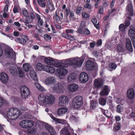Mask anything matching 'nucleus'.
Wrapping results in <instances>:
<instances>
[{
    "label": "nucleus",
    "instance_id": "f257e3e1",
    "mask_svg": "<svg viewBox=\"0 0 135 135\" xmlns=\"http://www.w3.org/2000/svg\"><path fill=\"white\" fill-rule=\"evenodd\" d=\"M55 99L54 96L50 94H48L45 96L43 94L41 93L38 96L39 101L46 105L52 104Z\"/></svg>",
    "mask_w": 135,
    "mask_h": 135
},
{
    "label": "nucleus",
    "instance_id": "f03ea898",
    "mask_svg": "<svg viewBox=\"0 0 135 135\" xmlns=\"http://www.w3.org/2000/svg\"><path fill=\"white\" fill-rule=\"evenodd\" d=\"M84 61L82 58L77 57L66 60L65 63L66 64L73 65L76 67H78L81 66Z\"/></svg>",
    "mask_w": 135,
    "mask_h": 135
},
{
    "label": "nucleus",
    "instance_id": "7ed1b4c3",
    "mask_svg": "<svg viewBox=\"0 0 135 135\" xmlns=\"http://www.w3.org/2000/svg\"><path fill=\"white\" fill-rule=\"evenodd\" d=\"M83 103V98L80 96H78L75 97L72 102L73 106L76 108L80 107Z\"/></svg>",
    "mask_w": 135,
    "mask_h": 135
},
{
    "label": "nucleus",
    "instance_id": "20e7f679",
    "mask_svg": "<svg viewBox=\"0 0 135 135\" xmlns=\"http://www.w3.org/2000/svg\"><path fill=\"white\" fill-rule=\"evenodd\" d=\"M20 90L21 96L23 99H26L30 96V90L26 86H21Z\"/></svg>",
    "mask_w": 135,
    "mask_h": 135
},
{
    "label": "nucleus",
    "instance_id": "39448f33",
    "mask_svg": "<svg viewBox=\"0 0 135 135\" xmlns=\"http://www.w3.org/2000/svg\"><path fill=\"white\" fill-rule=\"evenodd\" d=\"M52 91L57 93H62L63 91V86L61 83H58L55 84L51 88Z\"/></svg>",
    "mask_w": 135,
    "mask_h": 135
},
{
    "label": "nucleus",
    "instance_id": "423d86ee",
    "mask_svg": "<svg viewBox=\"0 0 135 135\" xmlns=\"http://www.w3.org/2000/svg\"><path fill=\"white\" fill-rule=\"evenodd\" d=\"M128 34L130 36L131 39L133 42V45L135 48V27L133 26H131L129 30Z\"/></svg>",
    "mask_w": 135,
    "mask_h": 135
},
{
    "label": "nucleus",
    "instance_id": "0eeeda50",
    "mask_svg": "<svg viewBox=\"0 0 135 135\" xmlns=\"http://www.w3.org/2000/svg\"><path fill=\"white\" fill-rule=\"evenodd\" d=\"M68 102L69 99L67 96L62 95L59 97L58 102L59 105L63 106L68 104Z\"/></svg>",
    "mask_w": 135,
    "mask_h": 135
},
{
    "label": "nucleus",
    "instance_id": "6e6552de",
    "mask_svg": "<svg viewBox=\"0 0 135 135\" xmlns=\"http://www.w3.org/2000/svg\"><path fill=\"white\" fill-rule=\"evenodd\" d=\"M45 84L49 86L51 85L54 84L56 81V78L54 76H50L47 77L45 80Z\"/></svg>",
    "mask_w": 135,
    "mask_h": 135
},
{
    "label": "nucleus",
    "instance_id": "1a4fd4ad",
    "mask_svg": "<svg viewBox=\"0 0 135 135\" xmlns=\"http://www.w3.org/2000/svg\"><path fill=\"white\" fill-rule=\"evenodd\" d=\"M88 75L85 72H82L80 75L79 76V79L81 83H85L88 80Z\"/></svg>",
    "mask_w": 135,
    "mask_h": 135
},
{
    "label": "nucleus",
    "instance_id": "9d476101",
    "mask_svg": "<svg viewBox=\"0 0 135 135\" xmlns=\"http://www.w3.org/2000/svg\"><path fill=\"white\" fill-rule=\"evenodd\" d=\"M56 72L59 78L61 79H62V76H65L68 73V71L66 69L61 68L57 69Z\"/></svg>",
    "mask_w": 135,
    "mask_h": 135
},
{
    "label": "nucleus",
    "instance_id": "9b49d317",
    "mask_svg": "<svg viewBox=\"0 0 135 135\" xmlns=\"http://www.w3.org/2000/svg\"><path fill=\"white\" fill-rule=\"evenodd\" d=\"M78 88V85L74 84H69L67 86L68 90L72 92H74L76 91Z\"/></svg>",
    "mask_w": 135,
    "mask_h": 135
},
{
    "label": "nucleus",
    "instance_id": "f8f14e48",
    "mask_svg": "<svg viewBox=\"0 0 135 135\" xmlns=\"http://www.w3.org/2000/svg\"><path fill=\"white\" fill-rule=\"evenodd\" d=\"M8 75L4 72L0 73V80L3 83H6L8 81Z\"/></svg>",
    "mask_w": 135,
    "mask_h": 135
},
{
    "label": "nucleus",
    "instance_id": "ddd939ff",
    "mask_svg": "<svg viewBox=\"0 0 135 135\" xmlns=\"http://www.w3.org/2000/svg\"><path fill=\"white\" fill-rule=\"evenodd\" d=\"M110 91V90L107 85L104 86L102 89L100 93V94L102 96H104L107 95L109 92Z\"/></svg>",
    "mask_w": 135,
    "mask_h": 135
},
{
    "label": "nucleus",
    "instance_id": "4468645a",
    "mask_svg": "<svg viewBox=\"0 0 135 135\" xmlns=\"http://www.w3.org/2000/svg\"><path fill=\"white\" fill-rule=\"evenodd\" d=\"M135 95L134 90L133 88H131L127 90V96L128 98L132 99L134 97Z\"/></svg>",
    "mask_w": 135,
    "mask_h": 135
},
{
    "label": "nucleus",
    "instance_id": "2eb2a0df",
    "mask_svg": "<svg viewBox=\"0 0 135 135\" xmlns=\"http://www.w3.org/2000/svg\"><path fill=\"white\" fill-rule=\"evenodd\" d=\"M45 127L46 130L50 133L51 135H54L56 133L53 128L48 124L45 123Z\"/></svg>",
    "mask_w": 135,
    "mask_h": 135
},
{
    "label": "nucleus",
    "instance_id": "dca6fc26",
    "mask_svg": "<svg viewBox=\"0 0 135 135\" xmlns=\"http://www.w3.org/2000/svg\"><path fill=\"white\" fill-rule=\"evenodd\" d=\"M14 108H10L7 111L6 115L5 114H3V115L5 118H11L14 115Z\"/></svg>",
    "mask_w": 135,
    "mask_h": 135
},
{
    "label": "nucleus",
    "instance_id": "f3484780",
    "mask_svg": "<svg viewBox=\"0 0 135 135\" xmlns=\"http://www.w3.org/2000/svg\"><path fill=\"white\" fill-rule=\"evenodd\" d=\"M44 70L48 73H49L50 74H53L55 72V68L52 66H44Z\"/></svg>",
    "mask_w": 135,
    "mask_h": 135
},
{
    "label": "nucleus",
    "instance_id": "a211bd4d",
    "mask_svg": "<svg viewBox=\"0 0 135 135\" xmlns=\"http://www.w3.org/2000/svg\"><path fill=\"white\" fill-rule=\"evenodd\" d=\"M103 85V82L102 79L98 78L94 80V85L95 87L99 88L101 87Z\"/></svg>",
    "mask_w": 135,
    "mask_h": 135
},
{
    "label": "nucleus",
    "instance_id": "6ab92c4d",
    "mask_svg": "<svg viewBox=\"0 0 135 135\" xmlns=\"http://www.w3.org/2000/svg\"><path fill=\"white\" fill-rule=\"evenodd\" d=\"M86 68L88 70H92L95 66L93 61L88 60L86 62Z\"/></svg>",
    "mask_w": 135,
    "mask_h": 135
},
{
    "label": "nucleus",
    "instance_id": "aec40b11",
    "mask_svg": "<svg viewBox=\"0 0 135 135\" xmlns=\"http://www.w3.org/2000/svg\"><path fill=\"white\" fill-rule=\"evenodd\" d=\"M54 63V64L52 65L56 68H61L63 67L66 68L67 66V65H65L64 63L58 62L57 60H55Z\"/></svg>",
    "mask_w": 135,
    "mask_h": 135
},
{
    "label": "nucleus",
    "instance_id": "412c9836",
    "mask_svg": "<svg viewBox=\"0 0 135 135\" xmlns=\"http://www.w3.org/2000/svg\"><path fill=\"white\" fill-rule=\"evenodd\" d=\"M126 46L128 50L130 51H133V48L131 41L129 38H127L126 40Z\"/></svg>",
    "mask_w": 135,
    "mask_h": 135
},
{
    "label": "nucleus",
    "instance_id": "4be33fe9",
    "mask_svg": "<svg viewBox=\"0 0 135 135\" xmlns=\"http://www.w3.org/2000/svg\"><path fill=\"white\" fill-rule=\"evenodd\" d=\"M76 75L74 73L70 74L68 77V81L69 82H73L76 79Z\"/></svg>",
    "mask_w": 135,
    "mask_h": 135
},
{
    "label": "nucleus",
    "instance_id": "5701e85b",
    "mask_svg": "<svg viewBox=\"0 0 135 135\" xmlns=\"http://www.w3.org/2000/svg\"><path fill=\"white\" fill-rule=\"evenodd\" d=\"M44 60L45 63L47 65H52L54 64L55 59L50 57H47L45 58Z\"/></svg>",
    "mask_w": 135,
    "mask_h": 135
},
{
    "label": "nucleus",
    "instance_id": "b1692460",
    "mask_svg": "<svg viewBox=\"0 0 135 135\" xmlns=\"http://www.w3.org/2000/svg\"><path fill=\"white\" fill-rule=\"evenodd\" d=\"M127 14L129 16H132L133 14V9L132 5L129 4L127 6L126 10Z\"/></svg>",
    "mask_w": 135,
    "mask_h": 135
},
{
    "label": "nucleus",
    "instance_id": "393cba45",
    "mask_svg": "<svg viewBox=\"0 0 135 135\" xmlns=\"http://www.w3.org/2000/svg\"><path fill=\"white\" fill-rule=\"evenodd\" d=\"M68 110L66 108H62L59 109L57 110L58 114L59 115H61L67 112Z\"/></svg>",
    "mask_w": 135,
    "mask_h": 135
},
{
    "label": "nucleus",
    "instance_id": "a878e982",
    "mask_svg": "<svg viewBox=\"0 0 135 135\" xmlns=\"http://www.w3.org/2000/svg\"><path fill=\"white\" fill-rule=\"evenodd\" d=\"M18 67L16 68L15 67L12 66L10 68L9 72L12 75H16L18 74V70L17 69Z\"/></svg>",
    "mask_w": 135,
    "mask_h": 135
},
{
    "label": "nucleus",
    "instance_id": "bb28decb",
    "mask_svg": "<svg viewBox=\"0 0 135 135\" xmlns=\"http://www.w3.org/2000/svg\"><path fill=\"white\" fill-rule=\"evenodd\" d=\"M14 115L16 118L20 117L22 114L20 110L17 108H14Z\"/></svg>",
    "mask_w": 135,
    "mask_h": 135
},
{
    "label": "nucleus",
    "instance_id": "cd10ccee",
    "mask_svg": "<svg viewBox=\"0 0 135 135\" xmlns=\"http://www.w3.org/2000/svg\"><path fill=\"white\" fill-rule=\"evenodd\" d=\"M62 36L63 37L65 38H66L71 40L73 41L75 39L74 36L65 33H62Z\"/></svg>",
    "mask_w": 135,
    "mask_h": 135
},
{
    "label": "nucleus",
    "instance_id": "c85d7f7f",
    "mask_svg": "<svg viewBox=\"0 0 135 135\" xmlns=\"http://www.w3.org/2000/svg\"><path fill=\"white\" fill-rule=\"evenodd\" d=\"M85 27V23L84 21H82L81 23L78 30V32L80 33H82L83 32L84 28Z\"/></svg>",
    "mask_w": 135,
    "mask_h": 135
},
{
    "label": "nucleus",
    "instance_id": "c756f323",
    "mask_svg": "<svg viewBox=\"0 0 135 135\" xmlns=\"http://www.w3.org/2000/svg\"><path fill=\"white\" fill-rule=\"evenodd\" d=\"M60 132L61 135H71L68 129L66 128L61 130Z\"/></svg>",
    "mask_w": 135,
    "mask_h": 135
},
{
    "label": "nucleus",
    "instance_id": "7c9ffc66",
    "mask_svg": "<svg viewBox=\"0 0 135 135\" xmlns=\"http://www.w3.org/2000/svg\"><path fill=\"white\" fill-rule=\"evenodd\" d=\"M30 75L32 78L34 80L36 81H37L38 80L37 75L34 70H31L30 71Z\"/></svg>",
    "mask_w": 135,
    "mask_h": 135
},
{
    "label": "nucleus",
    "instance_id": "2f4dec72",
    "mask_svg": "<svg viewBox=\"0 0 135 135\" xmlns=\"http://www.w3.org/2000/svg\"><path fill=\"white\" fill-rule=\"evenodd\" d=\"M31 68V66L29 64L25 63L23 65V69L25 71H29Z\"/></svg>",
    "mask_w": 135,
    "mask_h": 135
},
{
    "label": "nucleus",
    "instance_id": "473e14b6",
    "mask_svg": "<svg viewBox=\"0 0 135 135\" xmlns=\"http://www.w3.org/2000/svg\"><path fill=\"white\" fill-rule=\"evenodd\" d=\"M15 41L18 43H19L22 44H24L26 43V40L24 38H17Z\"/></svg>",
    "mask_w": 135,
    "mask_h": 135
},
{
    "label": "nucleus",
    "instance_id": "72a5a7b5",
    "mask_svg": "<svg viewBox=\"0 0 135 135\" xmlns=\"http://www.w3.org/2000/svg\"><path fill=\"white\" fill-rule=\"evenodd\" d=\"M90 108L91 110H94L97 105V102L94 100H91L90 103Z\"/></svg>",
    "mask_w": 135,
    "mask_h": 135
},
{
    "label": "nucleus",
    "instance_id": "f704fd0d",
    "mask_svg": "<svg viewBox=\"0 0 135 135\" xmlns=\"http://www.w3.org/2000/svg\"><path fill=\"white\" fill-rule=\"evenodd\" d=\"M27 123V121H26V120H24L20 122V125L23 128H28Z\"/></svg>",
    "mask_w": 135,
    "mask_h": 135
},
{
    "label": "nucleus",
    "instance_id": "c9c22d12",
    "mask_svg": "<svg viewBox=\"0 0 135 135\" xmlns=\"http://www.w3.org/2000/svg\"><path fill=\"white\" fill-rule=\"evenodd\" d=\"M57 123H61L64 125L66 124L67 122L65 120L59 119H53Z\"/></svg>",
    "mask_w": 135,
    "mask_h": 135
},
{
    "label": "nucleus",
    "instance_id": "e433bc0d",
    "mask_svg": "<svg viewBox=\"0 0 135 135\" xmlns=\"http://www.w3.org/2000/svg\"><path fill=\"white\" fill-rule=\"evenodd\" d=\"M35 85L37 88L40 91H45V89L39 84L37 83H35Z\"/></svg>",
    "mask_w": 135,
    "mask_h": 135
},
{
    "label": "nucleus",
    "instance_id": "4c0bfd02",
    "mask_svg": "<svg viewBox=\"0 0 135 135\" xmlns=\"http://www.w3.org/2000/svg\"><path fill=\"white\" fill-rule=\"evenodd\" d=\"M45 0H38V3L39 6L42 7L44 8L45 7L46 3Z\"/></svg>",
    "mask_w": 135,
    "mask_h": 135
},
{
    "label": "nucleus",
    "instance_id": "58836bf2",
    "mask_svg": "<svg viewBox=\"0 0 135 135\" xmlns=\"http://www.w3.org/2000/svg\"><path fill=\"white\" fill-rule=\"evenodd\" d=\"M91 21L94 24V26L97 29H98L99 27V23L98 22L97 24V21L96 18H94L92 19Z\"/></svg>",
    "mask_w": 135,
    "mask_h": 135
},
{
    "label": "nucleus",
    "instance_id": "ea45409f",
    "mask_svg": "<svg viewBox=\"0 0 135 135\" xmlns=\"http://www.w3.org/2000/svg\"><path fill=\"white\" fill-rule=\"evenodd\" d=\"M124 51L123 46L122 45H118L117 47V51L119 52H123Z\"/></svg>",
    "mask_w": 135,
    "mask_h": 135
},
{
    "label": "nucleus",
    "instance_id": "a19ab883",
    "mask_svg": "<svg viewBox=\"0 0 135 135\" xmlns=\"http://www.w3.org/2000/svg\"><path fill=\"white\" fill-rule=\"evenodd\" d=\"M99 104L102 105H104L106 103V100L102 98H101L99 99Z\"/></svg>",
    "mask_w": 135,
    "mask_h": 135
},
{
    "label": "nucleus",
    "instance_id": "79ce46f5",
    "mask_svg": "<svg viewBox=\"0 0 135 135\" xmlns=\"http://www.w3.org/2000/svg\"><path fill=\"white\" fill-rule=\"evenodd\" d=\"M44 67L43 65L40 63H38L36 65V68L39 70H44Z\"/></svg>",
    "mask_w": 135,
    "mask_h": 135
},
{
    "label": "nucleus",
    "instance_id": "37998d69",
    "mask_svg": "<svg viewBox=\"0 0 135 135\" xmlns=\"http://www.w3.org/2000/svg\"><path fill=\"white\" fill-rule=\"evenodd\" d=\"M17 69L18 70V76L20 77H23L24 76L25 74L21 69L19 68L18 67Z\"/></svg>",
    "mask_w": 135,
    "mask_h": 135
},
{
    "label": "nucleus",
    "instance_id": "c03bdc74",
    "mask_svg": "<svg viewBox=\"0 0 135 135\" xmlns=\"http://www.w3.org/2000/svg\"><path fill=\"white\" fill-rule=\"evenodd\" d=\"M117 111L118 113H120L123 111V107L122 105H118L117 107Z\"/></svg>",
    "mask_w": 135,
    "mask_h": 135
},
{
    "label": "nucleus",
    "instance_id": "a18cd8bd",
    "mask_svg": "<svg viewBox=\"0 0 135 135\" xmlns=\"http://www.w3.org/2000/svg\"><path fill=\"white\" fill-rule=\"evenodd\" d=\"M109 67L110 69L115 70L117 67V65L114 63L111 62L109 64Z\"/></svg>",
    "mask_w": 135,
    "mask_h": 135
},
{
    "label": "nucleus",
    "instance_id": "49530a36",
    "mask_svg": "<svg viewBox=\"0 0 135 135\" xmlns=\"http://www.w3.org/2000/svg\"><path fill=\"white\" fill-rule=\"evenodd\" d=\"M119 30L123 32H125V26L123 24H121L119 26Z\"/></svg>",
    "mask_w": 135,
    "mask_h": 135
},
{
    "label": "nucleus",
    "instance_id": "de8ad7c7",
    "mask_svg": "<svg viewBox=\"0 0 135 135\" xmlns=\"http://www.w3.org/2000/svg\"><path fill=\"white\" fill-rule=\"evenodd\" d=\"M27 121L28 128H29L32 127L33 125V122L32 121L30 120H26Z\"/></svg>",
    "mask_w": 135,
    "mask_h": 135
},
{
    "label": "nucleus",
    "instance_id": "09e8293b",
    "mask_svg": "<svg viewBox=\"0 0 135 135\" xmlns=\"http://www.w3.org/2000/svg\"><path fill=\"white\" fill-rule=\"evenodd\" d=\"M7 54L9 56V57H12L13 56L15 55V52L11 50L9 51L7 53Z\"/></svg>",
    "mask_w": 135,
    "mask_h": 135
},
{
    "label": "nucleus",
    "instance_id": "8fccbe9b",
    "mask_svg": "<svg viewBox=\"0 0 135 135\" xmlns=\"http://www.w3.org/2000/svg\"><path fill=\"white\" fill-rule=\"evenodd\" d=\"M48 7L49 10H50L51 11H53L54 9V6L53 4L50 3L48 4Z\"/></svg>",
    "mask_w": 135,
    "mask_h": 135
},
{
    "label": "nucleus",
    "instance_id": "3c124183",
    "mask_svg": "<svg viewBox=\"0 0 135 135\" xmlns=\"http://www.w3.org/2000/svg\"><path fill=\"white\" fill-rule=\"evenodd\" d=\"M96 43L94 41H93V42L90 43V47H88V49H90V47H91L92 49H93Z\"/></svg>",
    "mask_w": 135,
    "mask_h": 135
},
{
    "label": "nucleus",
    "instance_id": "603ef678",
    "mask_svg": "<svg viewBox=\"0 0 135 135\" xmlns=\"http://www.w3.org/2000/svg\"><path fill=\"white\" fill-rule=\"evenodd\" d=\"M120 128V124L119 123H118L114 127V129L115 131H118L119 129Z\"/></svg>",
    "mask_w": 135,
    "mask_h": 135
},
{
    "label": "nucleus",
    "instance_id": "864d4df0",
    "mask_svg": "<svg viewBox=\"0 0 135 135\" xmlns=\"http://www.w3.org/2000/svg\"><path fill=\"white\" fill-rule=\"evenodd\" d=\"M82 9V8L81 7H79L76 8V14H79L80 13V11Z\"/></svg>",
    "mask_w": 135,
    "mask_h": 135
},
{
    "label": "nucleus",
    "instance_id": "5fc2aeb1",
    "mask_svg": "<svg viewBox=\"0 0 135 135\" xmlns=\"http://www.w3.org/2000/svg\"><path fill=\"white\" fill-rule=\"evenodd\" d=\"M44 22L42 19L38 20V26L39 27H41L43 25Z\"/></svg>",
    "mask_w": 135,
    "mask_h": 135
},
{
    "label": "nucleus",
    "instance_id": "6e6d98bb",
    "mask_svg": "<svg viewBox=\"0 0 135 135\" xmlns=\"http://www.w3.org/2000/svg\"><path fill=\"white\" fill-rule=\"evenodd\" d=\"M44 38L46 40H50L51 39V37L49 35L46 34L44 36Z\"/></svg>",
    "mask_w": 135,
    "mask_h": 135
},
{
    "label": "nucleus",
    "instance_id": "4d7b16f0",
    "mask_svg": "<svg viewBox=\"0 0 135 135\" xmlns=\"http://www.w3.org/2000/svg\"><path fill=\"white\" fill-rule=\"evenodd\" d=\"M82 16L83 17L85 18H88L89 17V15L87 13L85 12H83V13Z\"/></svg>",
    "mask_w": 135,
    "mask_h": 135
},
{
    "label": "nucleus",
    "instance_id": "13d9d810",
    "mask_svg": "<svg viewBox=\"0 0 135 135\" xmlns=\"http://www.w3.org/2000/svg\"><path fill=\"white\" fill-rule=\"evenodd\" d=\"M22 13L23 15L25 17H27L28 15V11L26 9L23 10Z\"/></svg>",
    "mask_w": 135,
    "mask_h": 135
},
{
    "label": "nucleus",
    "instance_id": "bf43d9fd",
    "mask_svg": "<svg viewBox=\"0 0 135 135\" xmlns=\"http://www.w3.org/2000/svg\"><path fill=\"white\" fill-rule=\"evenodd\" d=\"M26 19L27 20V22H28V24L30 23H31L32 21V19L29 16H27L26 17Z\"/></svg>",
    "mask_w": 135,
    "mask_h": 135
},
{
    "label": "nucleus",
    "instance_id": "052dcab7",
    "mask_svg": "<svg viewBox=\"0 0 135 135\" xmlns=\"http://www.w3.org/2000/svg\"><path fill=\"white\" fill-rule=\"evenodd\" d=\"M102 40L101 39H99L97 41L96 44L97 46H98L101 45L102 44Z\"/></svg>",
    "mask_w": 135,
    "mask_h": 135
},
{
    "label": "nucleus",
    "instance_id": "680f3d73",
    "mask_svg": "<svg viewBox=\"0 0 135 135\" xmlns=\"http://www.w3.org/2000/svg\"><path fill=\"white\" fill-rule=\"evenodd\" d=\"M116 11V9L115 8H113L109 10L108 12V14L110 15L113 13L114 11Z\"/></svg>",
    "mask_w": 135,
    "mask_h": 135
},
{
    "label": "nucleus",
    "instance_id": "e2e57ef3",
    "mask_svg": "<svg viewBox=\"0 0 135 135\" xmlns=\"http://www.w3.org/2000/svg\"><path fill=\"white\" fill-rule=\"evenodd\" d=\"M84 7L85 8L90 9L91 8V6L89 4H86L84 5Z\"/></svg>",
    "mask_w": 135,
    "mask_h": 135
},
{
    "label": "nucleus",
    "instance_id": "0e129e2a",
    "mask_svg": "<svg viewBox=\"0 0 135 135\" xmlns=\"http://www.w3.org/2000/svg\"><path fill=\"white\" fill-rule=\"evenodd\" d=\"M92 54L95 57H97L99 54L98 52L96 51H94L92 52Z\"/></svg>",
    "mask_w": 135,
    "mask_h": 135
},
{
    "label": "nucleus",
    "instance_id": "69168bd1",
    "mask_svg": "<svg viewBox=\"0 0 135 135\" xmlns=\"http://www.w3.org/2000/svg\"><path fill=\"white\" fill-rule=\"evenodd\" d=\"M74 32V31L73 30L68 29L66 30V33H73Z\"/></svg>",
    "mask_w": 135,
    "mask_h": 135
},
{
    "label": "nucleus",
    "instance_id": "338daca9",
    "mask_svg": "<svg viewBox=\"0 0 135 135\" xmlns=\"http://www.w3.org/2000/svg\"><path fill=\"white\" fill-rule=\"evenodd\" d=\"M55 19L57 21H60V18L58 16L56 12L55 13Z\"/></svg>",
    "mask_w": 135,
    "mask_h": 135
},
{
    "label": "nucleus",
    "instance_id": "774afa93",
    "mask_svg": "<svg viewBox=\"0 0 135 135\" xmlns=\"http://www.w3.org/2000/svg\"><path fill=\"white\" fill-rule=\"evenodd\" d=\"M84 33L85 35H89L90 34V32L87 28H85L84 30Z\"/></svg>",
    "mask_w": 135,
    "mask_h": 135
}]
</instances>
